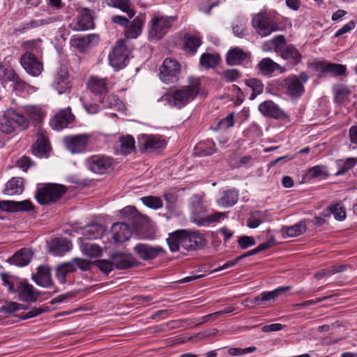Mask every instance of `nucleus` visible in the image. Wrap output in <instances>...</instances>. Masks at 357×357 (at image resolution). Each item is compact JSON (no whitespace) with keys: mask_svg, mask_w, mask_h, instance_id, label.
Wrapping results in <instances>:
<instances>
[{"mask_svg":"<svg viewBox=\"0 0 357 357\" xmlns=\"http://www.w3.org/2000/svg\"><path fill=\"white\" fill-rule=\"evenodd\" d=\"M21 301L26 302H35L39 297V294L34 289V287L26 282L17 284V289Z\"/></svg>","mask_w":357,"mask_h":357,"instance_id":"412c9836","label":"nucleus"},{"mask_svg":"<svg viewBox=\"0 0 357 357\" xmlns=\"http://www.w3.org/2000/svg\"><path fill=\"white\" fill-rule=\"evenodd\" d=\"M142 203L149 208L158 209L162 207L163 204L160 198L153 196H147L141 198Z\"/></svg>","mask_w":357,"mask_h":357,"instance_id":"6e6d98bb","label":"nucleus"},{"mask_svg":"<svg viewBox=\"0 0 357 357\" xmlns=\"http://www.w3.org/2000/svg\"><path fill=\"white\" fill-rule=\"evenodd\" d=\"M15 129V125H13L12 121L10 119V116L8 115V112H7L0 123V130L9 134L13 132Z\"/></svg>","mask_w":357,"mask_h":357,"instance_id":"bf43d9fd","label":"nucleus"},{"mask_svg":"<svg viewBox=\"0 0 357 357\" xmlns=\"http://www.w3.org/2000/svg\"><path fill=\"white\" fill-rule=\"evenodd\" d=\"M110 259L113 261L114 266L119 270L129 268L133 266L135 263V260L131 254L121 252L113 253Z\"/></svg>","mask_w":357,"mask_h":357,"instance_id":"f3484780","label":"nucleus"},{"mask_svg":"<svg viewBox=\"0 0 357 357\" xmlns=\"http://www.w3.org/2000/svg\"><path fill=\"white\" fill-rule=\"evenodd\" d=\"M105 2L109 6L117 8L126 13L130 18L135 15V12L130 6V0H105Z\"/></svg>","mask_w":357,"mask_h":357,"instance_id":"4c0bfd02","label":"nucleus"},{"mask_svg":"<svg viewBox=\"0 0 357 357\" xmlns=\"http://www.w3.org/2000/svg\"><path fill=\"white\" fill-rule=\"evenodd\" d=\"M102 103L104 107H114L118 106L120 103L119 99L113 95H108L107 96H104L101 100Z\"/></svg>","mask_w":357,"mask_h":357,"instance_id":"0e129e2a","label":"nucleus"},{"mask_svg":"<svg viewBox=\"0 0 357 357\" xmlns=\"http://www.w3.org/2000/svg\"><path fill=\"white\" fill-rule=\"evenodd\" d=\"M74 120L70 107L61 109L52 120L51 126L55 130H60L66 128Z\"/></svg>","mask_w":357,"mask_h":357,"instance_id":"2eb2a0df","label":"nucleus"},{"mask_svg":"<svg viewBox=\"0 0 357 357\" xmlns=\"http://www.w3.org/2000/svg\"><path fill=\"white\" fill-rule=\"evenodd\" d=\"M88 89L91 93L100 95L105 94L107 91V82L105 79L92 76L87 83Z\"/></svg>","mask_w":357,"mask_h":357,"instance_id":"cd10ccee","label":"nucleus"},{"mask_svg":"<svg viewBox=\"0 0 357 357\" xmlns=\"http://www.w3.org/2000/svg\"><path fill=\"white\" fill-rule=\"evenodd\" d=\"M202 40L199 36L186 34L184 36V50L187 54H194L201 45Z\"/></svg>","mask_w":357,"mask_h":357,"instance_id":"f704fd0d","label":"nucleus"},{"mask_svg":"<svg viewBox=\"0 0 357 357\" xmlns=\"http://www.w3.org/2000/svg\"><path fill=\"white\" fill-rule=\"evenodd\" d=\"M143 22L138 17L135 18L129 26H127L125 35L128 38H137L141 32Z\"/></svg>","mask_w":357,"mask_h":357,"instance_id":"e433bc0d","label":"nucleus"},{"mask_svg":"<svg viewBox=\"0 0 357 357\" xmlns=\"http://www.w3.org/2000/svg\"><path fill=\"white\" fill-rule=\"evenodd\" d=\"M278 54L284 60H287L294 64H297L301 60L302 56L296 47L291 44L283 43L278 50Z\"/></svg>","mask_w":357,"mask_h":357,"instance_id":"a211bd4d","label":"nucleus"},{"mask_svg":"<svg viewBox=\"0 0 357 357\" xmlns=\"http://www.w3.org/2000/svg\"><path fill=\"white\" fill-rule=\"evenodd\" d=\"M252 26L261 37H266L281 30L278 20L266 10L252 15Z\"/></svg>","mask_w":357,"mask_h":357,"instance_id":"f03ea898","label":"nucleus"},{"mask_svg":"<svg viewBox=\"0 0 357 357\" xmlns=\"http://www.w3.org/2000/svg\"><path fill=\"white\" fill-rule=\"evenodd\" d=\"M110 65L116 70L123 68L128 62V51L121 43L114 47L112 52L109 54Z\"/></svg>","mask_w":357,"mask_h":357,"instance_id":"9d476101","label":"nucleus"},{"mask_svg":"<svg viewBox=\"0 0 357 357\" xmlns=\"http://www.w3.org/2000/svg\"><path fill=\"white\" fill-rule=\"evenodd\" d=\"M10 119L12 121L15 128H19L22 130L26 129L28 126L27 119L22 115L16 113L15 111H8Z\"/></svg>","mask_w":357,"mask_h":357,"instance_id":"864d4df0","label":"nucleus"},{"mask_svg":"<svg viewBox=\"0 0 357 357\" xmlns=\"http://www.w3.org/2000/svg\"><path fill=\"white\" fill-rule=\"evenodd\" d=\"M290 289V287H278L271 291H264L257 296L255 297L252 303L257 305H261L268 301H274L282 294L286 292Z\"/></svg>","mask_w":357,"mask_h":357,"instance_id":"aec40b11","label":"nucleus"},{"mask_svg":"<svg viewBox=\"0 0 357 357\" xmlns=\"http://www.w3.org/2000/svg\"><path fill=\"white\" fill-rule=\"evenodd\" d=\"M69 75L66 68L61 67L55 77L53 86L55 89L61 94L69 89Z\"/></svg>","mask_w":357,"mask_h":357,"instance_id":"a878e982","label":"nucleus"},{"mask_svg":"<svg viewBox=\"0 0 357 357\" xmlns=\"http://www.w3.org/2000/svg\"><path fill=\"white\" fill-rule=\"evenodd\" d=\"M31 252L28 249H22L9 258L8 261L19 266H26L31 261Z\"/></svg>","mask_w":357,"mask_h":357,"instance_id":"7c9ffc66","label":"nucleus"},{"mask_svg":"<svg viewBox=\"0 0 357 357\" xmlns=\"http://www.w3.org/2000/svg\"><path fill=\"white\" fill-rule=\"evenodd\" d=\"M350 93L349 89L344 85L337 86L335 91L336 98L340 100H344Z\"/></svg>","mask_w":357,"mask_h":357,"instance_id":"774afa93","label":"nucleus"},{"mask_svg":"<svg viewBox=\"0 0 357 357\" xmlns=\"http://www.w3.org/2000/svg\"><path fill=\"white\" fill-rule=\"evenodd\" d=\"M183 230H178L171 234L167 238V243L172 252H177L181 246V241L183 239Z\"/></svg>","mask_w":357,"mask_h":357,"instance_id":"a18cd8bd","label":"nucleus"},{"mask_svg":"<svg viewBox=\"0 0 357 357\" xmlns=\"http://www.w3.org/2000/svg\"><path fill=\"white\" fill-rule=\"evenodd\" d=\"M33 208L32 204L29 200L22 202L1 201L0 208L2 211L14 213L21 211H28Z\"/></svg>","mask_w":357,"mask_h":357,"instance_id":"b1692460","label":"nucleus"},{"mask_svg":"<svg viewBox=\"0 0 357 357\" xmlns=\"http://www.w3.org/2000/svg\"><path fill=\"white\" fill-rule=\"evenodd\" d=\"M328 209L334 215L335 220L342 221L346 218V211L344 207L340 203L328 206Z\"/></svg>","mask_w":357,"mask_h":357,"instance_id":"5fc2aeb1","label":"nucleus"},{"mask_svg":"<svg viewBox=\"0 0 357 357\" xmlns=\"http://www.w3.org/2000/svg\"><path fill=\"white\" fill-rule=\"evenodd\" d=\"M114 160L105 155H94L86 160L87 168L92 172L103 174L112 170Z\"/></svg>","mask_w":357,"mask_h":357,"instance_id":"39448f33","label":"nucleus"},{"mask_svg":"<svg viewBox=\"0 0 357 357\" xmlns=\"http://www.w3.org/2000/svg\"><path fill=\"white\" fill-rule=\"evenodd\" d=\"M120 143V151L123 155L130 153L135 149V142L131 135L121 137Z\"/></svg>","mask_w":357,"mask_h":357,"instance_id":"c03bdc74","label":"nucleus"},{"mask_svg":"<svg viewBox=\"0 0 357 357\" xmlns=\"http://www.w3.org/2000/svg\"><path fill=\"white\" fill-rule=\"evenodd\" d=\"M72 248L71 242L66 238H56L52 241L50 251L55 255L61 256Z\"/></svg>","mask_w":357,"mask_h":357,"instance_id":"c756f323","label":"nucleus"},{"mask_svg":"<svg viewBox=\"0 0 357 357\" xmlns=\"http://www.w3.org/2000/svg\"><path fill=\"white\" fill-rule=\"evenodd\" d=\"M176 17L155 14L150 20L151 37L156 40L161 39L171 29Z\"/></svg>","mask_w":357,"mask_h":357,"instance_id":"20e7f679","label":"nucleus"},{"mask_svg":"<svg viewBox=\"0 0 357 357\" xmlns=\"http://www.w3.org/2000/svg\"><path fill=\"white\" fill-rule=\"evenodd\" d=\"M24 110L26 115L38 123H40L45 116V112L38 106L26 105Z\"/></svg>","mask_w":357,"mask_h":357,"instance_id":"ea45409f","label":"nucleus"},{"mask_svg":"<svg viewBox=\"0 0 357 357\" xmlns=\"http://www.w3.org/2000/svg\"><path fill=\"white\" fill-rule=\"evenodd\" d=\"M66 192L62 185L47 183L38 187L35 197L41 205L50 204L56 202Z\"/></svg>","mask_w":357,"mask_h":357,"instance_id":"7ed1b4c3","label":"nucleus"},{"mask_svg":"<svg viewBox=\"0 0 357 357\" xmlns=\"http://www.w3.org/2000/svg\"><path fill=\"white\" fill-rule=\"evenodd\" d=\"M164 198L167 203V208L172 211L174 210L175 205L178 200L177 195L173 192H165L164 194Z\"/></svg>","mask_w":357,"mask_h":357,"instance_id":"e2e57ef3","label":"nucleus"},{"mask_svg":"<svg viewBox=\"0 0 357 357\" xmlns=\"http://www.w3.org/2000/svg\"><path fill=\"white\" fill-rule=\"evenodd\" d=\"M238 245L241 249H246L252 245H255V241L253 237L248 236H243L238 240Z\"/></svg>","mask_w":357,"mask_h":357,"instance_id":"338daca9","label":"nucleus"},{"mask_svg":"<svg viewBox=\"0 0 357 357\" xmlns=\"http://www.w3.org/2000/svg\"><path fill=\"white\" fill-rule=\"evenodd\" d=\"M238 199V191L235 190H227L217 200V204L222 207H230L234 205Z\"/></svg>","mask_w":357,"mask_h":357,"instance_id":"2f4dec72","label":"nucleus"},{"mask_svg":"<svg viewBox=\"0 0 357 357\" xmlns=\"http://www.w3.org/2000/svg\"><path fill=\"white\" fill-rule=\"evenodd\" d=\"M33 279L38 285L43 287H49L52 284L50 269L48 266L38 267V271Z\"/></svg>","mask_w":357,"mask_h":357,"instance_id":"c85d7f7f","label":"nucleus"},{"mask_svg":"<svg viewBox=\"0 0 357 357\" xmlns=\"http://www.w3.org/2000/svg\"><path fill=\"white\" fill-rule=\"evenodd\" d=\"M245 84L250 87L252 93L250 95V99L254 100L258 95L263 93L264 84L257 79H250L245 80Z\"/></svg>","mask_w":357,"mask_h":357,"instance_id":"8fccbe9b","label":"nucleus"},{"mask_svg":"<svg viewBox=\"0 0 357 357\" xmlns=\"http://www.w3.org/2000/svg\"><path fill=\"white\" fill-rule=\"evenodd\" d=\"M183 239L181 241V248L185 250H198L204 247L205 239L203 236L197 232H190L183 230Z\"/></svg>","mask_w":357,"mask_h":357,"instance_id":"9b49d317","label":"nucleus"},{"mask_svg":"<svg viewBox=\"0 0 357 357\" xmlns=\"http://www.w3.org/2000/svg\"><path fill=\"white\" fill-rule=\"evenodd\" d=\"M112 232L114 241L118 243L128 241L132 235V231L128 225L123 222L113 224Z\"/></svg>","mask_w":357,"mask_h":357,"instance_id":"5701e85b","label":"nucleus"},{"mask_svg":"<svg viewBox=\"0 0 357 357\" xmlns=\"http://www.w3.org/2000/svg\"><path fill=\"white\" fill-rule=\"evenodd\" d=\"M329 174L326 172V168L322 165H317L307 169L305 174L306 179H312L314 178H326Z\"/></svg>","mask_w":357,"mask_h":357,"instance_id":"49530a36","label":"nucleus"},{"mask_svg":"<svg viewBox=\"0 0 357 357\" xmlns=\"http://www.w3.org/2000/svg\"><path fill=\"white\" fill-rule=\"evenodd\" d=\"M49 141L46 132L39 127L36 133V141L32 146L33 153L39 157H43L49 150Z\"/></svg>","mask_w":357,"mask_h":357,"instance_id":"4468645a","label":"nucleus"},{"mask_svg":"<svg viewBox=\"0 0 357 357\" xmlns=\"http://www.w3.org/2000/svg\"><path fill=\"white\" fill-rule=\"evenodd\" d=\"M180 64L174 59H165L160 67V79L166 84L174 82L180 73Z\"/></svg>","mask_w":357,"mask_h":357,"instance_id":"0eeeda50","label":"nucleus"},{"mask_svg":"<svg viewBox=\"0 0 357 357\" xmlns=\"http://www.w3.org/2000/svg\"><path fill=\"white\" fill-rule=\"evenodd\" d=\"M220 59V56L217 54L204 53L200 57L199 63L206 69L213 68L218 65Z\"/></svg>","mask_w":357,"mask_h":357,"instance_id":"a19ab883","label":"nucleus"},{"mask_svg":"<svg viewBox=\"0 0 357 357\" xmlns=\"http://www.w3.org/2000/svg\"><path fill=\"white\" fill-rule=\"evenodd\" d=\"M138 144L142 152H151L164 149L167 142L162 136L143 134L138 137Z\"/></svg>","mask_w":357,"mask_h":357,"instance_id":"6e6552de","label":"nucleus"},{"mask_svg":"<svg viewBox=\"0 0 357 357\" xmlns=\"http://www.w3.org/2000/svg\"><path fill=\"white\" fill-rule=\"evenodd\" d=\"M307 229L306 221H301L291 227H286L282 229L289 237H296L303 234Z\"/></svg>","mask_w":357,"mask_h":357,"instance_id":"09e8293b","label":"nucleus"},{"mask_svg":"<svg viewBox=\"0 0 357 357\" xmlns=\"http://www.w3.org/2000/svg\"><path fill=\"white\" fill-rule=\"evenodd\" d=\"M20 63L27 73L34 77L40 75L43 70V63L29 51L21 56Z\"/></svg>","mask_w":357,"mask_h":357,"instance_id":"1a4fd4ad","label":"nucleus"},{"mask_svg":"<svg viewBox=\"0 0 357 357\" xmlns=\"http://www.w3.org/2000/svg\"><path fill=\"white\" fill-rule=\"evenodd\" d=\"M309 76L305 72H301L298 76L291 75L284 80V86L287 94L293 98L300 97L305 89L303 84L306 83Z\"/></svg>","mask_w":357,"mask_h":357,"instance_id":"423d86ee","label":"nucleus"},{"mask_svg":"<svg viewBox=\"0 0 357 357\" xmlns=\"http://www.w3.org/2000/svg\"><path fill=\"white\" fill-rule=\"evenodd\" d=\"M22 305L17 303L15 302H10L0 307V312L4 314H11L17 310H20Z\"/></svg>","mask_w":357,"mask_h":357,"instance_id":"680f3d73","label":"nucleus"},{"mask_svg":"<svg viewBox=\"0 0 357 357\" xmlns=\"http://www.w3.org/2000/svg\"><path fill=\"white\" fill-rule=\"evenodd\" d=\"M71 264H73L75 266V272L77 268L81 271H86L90 269L91 262L87 259L75 257L70 261Z\"/></svg>","mask_w":357,"mask_h":357,"instance_id":"4d7b16f0","label":"nucleus"},{"mask_svg":"<svg viewBox=\"0 0 357 357\" xmlns=\"http://www.w3.org/2000/svg\"><path fill=\"white\" fill-rule=\"evenodd\" d=\"M241 73L236 69H229L222 71L221 76L226 82H234L241 77Z\"/></svg>","mask_w":357,"mask_h":357,"instance_id":"052dcab7","label":"nucleus"},{"mask_svg":"<svg viewBox=\"0 0 357 357\" xmlns=\"http://www.w3.org/2000/svg\"><path fill=\"white\" fill-rule=\"evenodd\" d=\"M265 214L262 212L256 211L252 213L247 220V226L251 229L258 227L266 220Z\"/></svg>","mask_w":357,"mask_h":357,"instance_id":"603ef678","label":"nucleus"},{"mask_svg":"<svg viewBox=\"0 0 357 357\" xmlns=\"http://www.w3.org/2000/svg\"><path fill=\"white\" fill-rule=\"evenodd\" d=\"M259 110L264 116L273 119H280L285 116L284 111L272 100L261 102L259 105Z\"/></svg>","mask_w":357,"mask_h":357,"instance_id":"6ab92c4d","label":"nucleus"},{"mask_svg":"<svg viewBox=\"0 0 357 357\" xmlns=\"http://www.w3.org/2000/svg\"><path fill=\"white\" fill-rule=\"evenodd\" d=\"M200 85L198 79H192L188 86L175 90L172 93H165L158 101L165 102L181 109L196 97L199 92Z\"/></svg>","mask_w":357,"mask_h":357,"instance_id":"f257e3e1","label":"nucleus"},{"mask_svg":"<svg viewBox=\"0 0 357 357\" xmlns=\"http://www.w3.org/2000/svg\"><path fill=\"white\" fill-rule=\"evenodd\" d=\"M133 250L142 260L153 259L160 254L165 252L164 249L160 246L153 247L144 243L137 244Z\"/></svg>","mask_w":357,"mask_h":357,"instance_id":"f8f14e48","label":"nucleus"},{"mask_svg":"<svg viewBox=\"0 0 357 357\" xmlns=\"http://www.w3.org/2000/svg\"><path fill=\"white\" fill-rule=\"evenodd\" d=\"M99 38L96 34H89L84 37H80L73 39L72 45L76 47L80 52H84L89 48L98 44Z\"/></svg>","mask_w":357,"mask_h":357,"instance_id":"393cba45","label":"nucleus"},{"mask_svg":"<svg viewBox=\"0 0 357 357\" xmlns=\"http://www.w3.org/2000/svg\"><path fill=\"white\" fill-rule=\"evenodd\" d=\"M79 17L74 29L77 31H86L93 28V20L91 11L86 8L78 9Z\"/></svg>","mask_w":357,"mask_h":357,"instance_id":"dca6fc26","label":"nucleus"},{"mask_svg":"<svg viewBox=\"0 0 357 357\" xmlns=\"http://www.w3.org/2000/svg\"><path fill=\"white\" fill-rule=\"evenodd\" d=\"M317 71L326 73L333 76H339L345 73L346 67L342 64L330 63L326 61H319L314 64Z\"/></svg>","mask_w":357,"mask_h":357,"instance_id":"4be33fe9","label":"nucleus"},{"mask_svg":"<svg viewBox=\"0 0 357 357\" xmlns=\"http://www.w3.org/2000/svg\"><path fill=\"white\" fill-rule=\"evenodd\" d=\"M277 68H279V64L274 62L270 58L263 59L257 65V68L264 75L272 74L277 70Z\"/></svg>","mask_w":357,"mask_h":357,"instance_id":"58836bf2","label":"nucleus"},{"mask_svg":"<svg viewBox=\"0 0 357 357\" xmlns=\"http://www.w3.org/2000/svg\"><path fill=\"white\" fill-rule=\"evenodd\" d=\"M104 232L103 227L100 225H92L85 227L83 230V235L87 239H97Z\"/></svg>","mask_w":357,"mask_h":357,"instance_id":"37998d69","label":"nucleus"},{"mask_svg":"<svg viewBox=\"0 0 357 357\" xmlns=\"http://www.w3.org/2000/svg\"><path fill=\"white\" fill-rule=\"evenodd\" d=\"M245 23L243 21H239L236 24L232 25V30L234 34L238 37L243 38L245 32Z\"/></svg>","mask_w":357,"mask_h":357,"instance_id":"69168bd1","label":"nucleus"},{"mask_svg":"<svg viewBox=\"0 0 357 357\" xmlns=\"http://www.w3.org/2000/svg\"><path fill=\"white\" fill-rule=\"evenodd\" d=\"M94 264L105 274L109 273L114 267L112 260L98 259L94 261Z\"/></svg>","mask_w":357,"mask_h":357,"instance_id":"13d9d810","label":"nucleus"},{"mask_svg":"<svg viewBox=\"0 0 357 357\" xmlns=\"http://www.w3.org/2000/svg\"><path fill=\"white\" fill-rule=\"evenodd\" d=\"M81 250L82 253L91 258L99 257L102 255V248L93 243H84L82 245Z\"/></svg>","mask_w":357,"mask_h":357,"instance_id":"de8ad7c7","label":"nucleus"},{"mask_svg":"<svg viewBox=\"0 0 357 357\" xmlns=\"http://www.w3.org/2000/svg\"><path fill=\"white\" fill-rule=\"evenodd\" d=\"M64 142L68 150L72 153H82L86 149L88 135L84 134L67 137L65 138Z\"/></svg>","mask_w":357,"mask_h":357,"instance_id":"ddd939ff","label":"nucleus"},{"mask_svg":"<svg viewBox=\"0 0 357 357\" xmlns=\"http://www.w3.org/2000/svg\"><path fill=\"white\" fill-rule=\"evenodd\" d=\"M338 167L337 175H341L352 169L357 164V158H348L345 160H337L336 162Z\"/></svg>","mask_w":357,"mask_h":357,"instance_id":"3c124183","label":"nucleus"},{"mask_svg":"<svg viewBox=\"0 0 357 357\" xmlns=\"http://www.w3.org/2000/svg\"><path fill=\"white\" fill-rule=\"evenodd\" d=\"M24 181L21 177H13L7 183L4 193L8 195H20L24 190Z\"/></svg>","mask_w":357,"mask_h":357,"instance_id":"473e14b6","label":"nucleus"},{"mask_svg":"<svg viewBox=\"0 0 357 357\" xmlns=\"http://www.w3.org/2000/svg\"><path fill=\"white\" fill-rule=\"evenodd\" d=\"M249 53L239 47H235L228 51L226 56V62L229 66L241 64L249 56Z\"/></svg>","mask_w":357,"mask_h":357,"instance_id":"bb28decb","label":"nucleus"},{"mask_svg":"<svg viewBox=\"0 0 357 357\" xmlns=\"http://www.w3.org/2000/svg\"><path fill=\"white\" fill-rule=\"evenodd\" d=\"M56 278L61 284L66 282V277L68 274L75 272V266L69 261L58 265L55 270Z\"/></svg>","mask_w":357,"mask_h":357,"instance_id":"72a5a7b5","label":"nucleus"},{"mask_svg":"<svg viewBox=\"0 0 357 357\" xmlns=\"http://www.w3.org/2000/svg\"><path fill=\"white\" fill-rule=\"evenodd\" d=\"M227 217V213L215 212L213 214L207 215L206 218H202L200 220H193V222L199 226H205L211 223L219 222L221 220H223Z\"/></svg>","mask_w":357,"mask_h":357,"instance_id":"79ce46f5","label":"nucleus"},{"mask_svg":"<svg viewBox=\"0 0 357 357\" xmlns=\"http://www.w3.org/2000/svg\"><path fill=\"white\" fill-rule=\"evenodd\" d=\"M286 42L285 37L283 35H278L265 42L262 45V50L264 52H271L274 50L277 54L279 52L281 45Z\"/></svg>","mask_w":357,"mask_h":357,"instance_id":"c9c22d12","label":"nucleus"}]
</instances>
